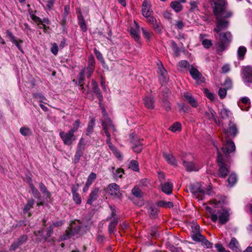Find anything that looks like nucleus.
<instances>
[{
	"instance_id": "72a5a7b5",
	"label": "nucleus",
	"mask_w": 252,
	"mask_h": 252,
	"mask_svg": "<svg viewBox=\"0 0 252 252\" xmlns=\"http://www.w3.org/2000/svg\"><path fill=\"white\" fill-rule=\"evenodd\" d=\"M229 185L233 186L237 181V178L235 174H231L227 180Z\"/></svg>"
},
{
	"instance_id": "37998d69",
	"label": "nucleus",
	"mask_w": 252,
	"mask_h": 252,
	"mask_svg": "<svg viewBox=\"0 0 252 252\" xmlns=\"http://www.w3.org/2000/svg\"><path fill=\"white\" fill-rule=\"evenodd\" d=\"M94 121L92 120L88 124L86 134L90 135L93 132L94 127Z\"/></svg>"
},
{
	"instance_id": "49530a36",
	"label": "nucleus",
	"mask_w": 252,
	"mask_h": 252,
	"mask_svg": "<svg viewBox=\"0 0 252 252\" xmlns=\"http://www.w3.org/2000/svg\"><path fill=\"white\" fill-rule=\"evenodd\" d=\"M117 224V221L116 220H113L110 222L108 226V230L110 233H112L114 231Z\"/></svg>"
},
{
	"instance_id": "de8ad7c7",
	"label": "nucleus",
	"mask_w": 252,
	"mask_h": 252,
	"mask_svg": "<svg viewBox=\"0 0 252 252\" xmlns=\"http://www.w3.org/2000/svg\"><path fill=\"white\" fill-rule=\"evenodd\" d=\"M94 53L95 54L97 59L102 63H104L103 56L101 53L96 49H94Z\"/></svg>"
},
{
	"instance_id": "864d4df0",
	"label": "nucleus",
	"mask_w": 252,
	"mask_h": 252,
	"mask_svg": "<svg viewBox=\"0 0 252 252\" xmlns=\"http://www.w3.org/2000/svg\"><path fill=\"white\" fill-rule=\"evenodd\" d=\"M226 89L224 88H220L218 94L221 99L224 98L226 94Z\"/></svg>"
},
{
	"instance_id": "79ce46f5",
	"label": "nucleus",
	"mask_w": 252,
	"mask_h": 252,
	"mask_svg": "<svg viewBox=\"0 0 252 252\" xmlns=\"http://www.w3.org/2000/svg\"><path fill=\"white\" fill-rule=\"evenodd\" d=\"M191 236L192 239L195 241L197 242H200L201 240L203 239V236H202L200 233H191Z\"/></svg>"
},
{
	"instance_id": "2f4dec72",
	"label": "nucleus",
	"mask_w": 252,
	"mask_h": 252,
	"mask_svg": "<svg viewBox=\"0 0 252 252\" xmlns=\"http://www.w3.org/2000/svg\"><path fill=\"white\" fill-rule=\"evenodd\" d=\"M132 194L136 197L140 198L142 197L143 193L141 190L137 186H135L131 190Z\"/></svg>"
},
{
	"instance_id": "ddd939ff",
	"label": "nucleus",
	"mask_w": 252,
	"mask_h": 252,
	"mask_svg": "<svg viewBox=\"0 0 252 252\" xmlns=\"http://www.w3.org/2000/svg\"><path fill=\"white\" fill-rule=\"evenodd\" d=\"M192 190H193V192L195 193V195H197V194H198V193H200V194H198L197 195H198V197H199V196H200V199H201L203 198V197H202L203 194H207L208 195L211 194L210 189H205V187H203L202 186H199L198 187H196L193 188L192 189Z\"/></svg>"
},
{
	"instance_id": "7c9ffc66",
	"label": "nucleus",
	"mask_w": 252,
	"mask_h": 252,
	"mask_svg": "<svg viewBox=\"0 0 252 252\" xmlns=\"http://www.w3.org/2000/svg\"><path fill=\"white\" fill-rule=\"evenodd\" d=\"M247 49L244 46H240L237 51L238 58L240 60H243L246 53Z\"/></svg>"
},
{
	"instance_id": "f3484780",
	"label": "nucleus",
	"mask_w": 252,
	"mask_h": 252,
	"mask_svg": "<svg viewBox=\"0 0 252 252\" xmlns=\"http://www.w3.org/2000/svg\"><path fill=\"white\" fill-rule=\"evenodd\" d=\"M229 248L234 252H241V249L239 243L235 237L231 239L230 242L228 244Z\"/></svg>"
},
{
	"instance_id": "4d7b16f0",
	"label": "nucleus",
	"mask_w": 252,
	"mask_h": 252,
	"mask_svg": "<svg viewBox=\"0 0 252 252\" xmlns=\"http://www.w3.org/2000/svg\"><path fill=\"white\" fill-rule=\"evenodd\" d=\"M215 248L218 252H231L229 251L226 250L221 245L219 244L215 245Z\"/></svg>"
},
{
	"instance_id": "b1692460",
	"label": "nucleus",
	"mask_w": 252,
	"mask_h": 252,
	"mask_svg": "<svg viewBox=\"0 0 252 252\" xmlns=\"http://www.w3.org/2000/svg\"><path fill=\"white\" fill-rule=\"evenodd\" d=\"M145 106L148 109H153L154 108V98L152 96H146L144 98Z\"/></svg>"
},
{
	"instance_id": "c9c22d12",
	"label": "nucleus",
	"mask_w": 252,
	"mask_h": 252,
	"mask_svg": "<svg viewBox=\"0 0 252 252\" xmlns=\"http://www.w3.org/2000/svg\"><path fill=\"white\" fill-rule=\"evenodd\" d=\"M21 134L23 136H28L31 135L32 133L31 129L27 127H22L20 129Z\"/></svg>"
},
{
	"instance_id": "6ab92c4d",
	"label": "nucleus",
	"mask_w": 252,
	"mask_h": 252,
	"mask_svg": "<svg viewBox=\"0 0 252 252\" xmlns=\"http://www.w3.org/2000/svg\"><path fill=\"white\" fill-rule=\"evenodd\" d=\"M99 189L98 188H94L92 190L87 200V203L92 204L94 201L96 200L98 197Z\"/></svg>"
},
{
	"instance_id": "6e6552de",
	"label": "nucleus",
	"mask_w": 252,
	"mask_h": 252,
	"mask_svg": "<svg viewBox=\"0 0 252 252\" xmlns=\"http://www.w3.org/2000/svg\"><path fill=\"white\" fill-rule=\"evenodd\" d=\"M59 135L63 143L68 146L71 145L73 141L76 139L74 133L70 130L67 132L62 131Z\"/></svg>"
},
{
	"instance_id": "ea45409f",
	"label": "nucleus",
	"mask_w": 252,
	"mask_h": 252,
	"mask_svg": "<svg viewBox=\"0 0 252 252\" xmlns=\"http://www.w3.org/2000/svg\"><path fill=\"white\" fill-rule=\"evenodd\" d=\"M128 167L134 171H139L138 163L136 160H131L129 163Z\"/></svg>"
},
{
	"instance_id": "4be33fe9",
	"label": "nucleus",
	"mask_w": 252,
	"mask_h": 252,
	"mask_svg": "<svg viewBox=\"0 0 252 252\" xmlns=\"http://www.w3.org/2000/svg\"><path fill=\"white\" fill-rule=\"evenodd\" d=\"M158 73L159 74V79L161 84H165L167 82L168 78L167 76V71L162 66L159 67Z\"/></svg>"
},
{
	"instance_id": "1a4fd4ad",
	"label": "nucleus",
	"mask_w": 252,
	"mask_h": 252,
	"mask_svg": "<svg viewBox=\"0 0 252 252\" xmlns=\"http://www.w3.org/2000/svg\"><path fill=\"white\" fill-rule=\"evenodd\" d=\"M107 192L114 198L121 199L122 193L120 190V188L116 183H112L108 185L107 188Z\"/></svg>"
},
{
	"instance_id": "9d476101",
	"label": "nucleus",
	"mask_w": 252,
	"mask_h": 252,
	"mask_svg": "<svg viewBox=\"0 0 252 252\" xmlns=\"http://www.w3.org/2000/svg\"><path fill=\"white\" fill-rule=\"evenodd\" d=\"M192 158V157L191 155H187L186 159L183 160V165L188 171H197L199 167L194 162L190 161Z\"/></svg>"
},
{
	"instance_id": "13d9d810",
	"label": "nucleus",
	"mask_w": 252,
	"mask_h": 252,
	"mask_svg": "<svg viewBox=\"0 0 252 252\" xmlns=\"http://www.w3.org/2000/svg\"><path fill=\"white\" fill-rule=\"evenodd\" d=\"M58 51L59 48L57 43H54L53 44H52V47L51 49V52L54 55H56L58 53Z\"/></svg>"
},
{
	"instance_id": "58836bf2",
	"label": "nucleus",
	"mask_w": 252,
	"mask_h": 252,
	"mask_svg": "<svg viewBox=\"0 0 252 252\" xmlns=\"http://www.w3.org/2000/svg\"><path fill=\"white\" fill-rule=\"evenodd\" d=\"M34 204V201L33 199H29L27 201V204L25 205L24 208V211L27 212L33 207V205Z\"/></svg>"
},
{
	"instance_id": "e433bc0d",
	"label": "nucleus",
	"mask_w": 252,
	"mask_h": 252,
	"mask_svg": "<svg viewBox=\"0 0 252 252\" xmlns=\"http://www.w3.org/2000/svg\"><path fill=\"white\" fill-rule=\"evenodd\" d=\"M30 188L31 189V191H32V194H33V195L35 197V198H40L41 197V195H40V192L38 191V190H37V189H36L34 186L32 184H31L30 185Z\"/></svg>"
},
{
	"instance_id": "5701e85b",
	"label": "nucleus",
	"mask_w": 252,
	"mask_h": 252,
	"mask_svg": "<svg viewBox=\"0 0 252 252\" xmlns=\"http://www.w3.org/2000/svg\"><path fill=\"white\" fill-rule=\"evenodd\" d=\"M173 189V184L169 181L163 184L161 186L162 191L167 194H170L172 193Z\"/></svg>"
},
{
	"instance_id": "c85d7f7f",
	"label": "nucleus",
	"mask_w": 252,
	"mask_h": 252,
	"mask_svg": "<svg viewBox=\"0 0 252 252\" xmlns=\"http://www.w3.org/2000/svg\"><path fill=\"white\" fill-rule=\"evenodd\" d=\"M39 188L40 190V191L42 192V193L44 194V195L46 198H50L51 197V193L48 190L46 186L43 184L42 183H40L39 184Z\"/></svg>"
},
{
	"instance_id": "393cba45",
	"label": "nucleus",
	"mask_w": 252,
	"mask_h": 252,
	"mask_svg": "<svg viewBox=\"0 0 252 252\" xmlns=\"http://www.w3.org/2000/svg\"><path fill=\"white\" fill-rule=\"evenodd\" d=\"M78 12H79V14L78 15V24L79 25L81 30L83 32H86L87 30V26L85 22L84 19L83 18V16L82 15V14L81 12L80 9L79 10Z\"/></svg>"
},
{
	"instance_id": "6e6d98bb",
	"label": "nucleus",
	"mask_w": 252,
	"mask_h": 252,
	"mask_svg": "<svg viewBox=\"0 0 252 252\" xmlns=\"http://www.w3.org/2000/svg\"><path fill=\"white\" fill-rule=\"evenodd\" d=\"M73 199L76 204H80L81 203V199L78 193L73 194Z\"/></svg>"
},
{
	"instance_id": "c756f323",
	"label": "nucleus",
	"mask_w": 252,
	"mask_h": 252,
	"mask_svg": "<svg viewBox=\"0 0 252 252\" xmlns=\"http://www.w3.org/2000/svg\"><path fill=\"white\" fill-rule=\"evenodd\" d=\"M163 156L165 159V160L170 164L176 165L177 164V162L174 157L170 154L164 153L163 154Z\"/></svg>"
},
{
	"instance_id": "680f3d73",
	"label": "nucleus",
	"mask_w": 252,
	"mask_h": 252,
	"mask_svg": "<svg viewBox=\"0 0 252 252\" xmlns=\"http://www.w3.org/2000/svg\"><path fill=\"white\" fill-rule=\"evenodd\" d=\"M27 240V237L25 235H23L18 238L16 241L17 243L21 246L22 244H23L24 243H25Z\"/></svg>"
},
{
	"instance_id": "338daca9",
	"label": "nucleus",
	"mask_w": 252,
	"mask_h": 252,
	"mask_svg": "<svg viewBox=\"0 0 252 252\" xmlns=\"http://www.w3.org/2000/svg\"><path fill=\"white\" fill-rule=\"evenodd\" d=\"M145 17L146 18L147 22H148L151 24H153L154 23H155L156 21V19L152 16V15H148L147 16H145Z\"/></svg>"
},
{
	"instance_id": "c03bdc74",
	"label": "nucleus",
	"mask_w": 252,
	"mask_h": 252,
	"mask_svg": "<svg viewBox=\"0 0 252 252\" xmlns=\"http://www.w3.org/2000/svg\"><path fill=\"white\" fill-rule=\"evenodd\" d=\"M148 212L150 215V216L152 218H154L158 214V210L157 208L150 206L148 209Z\"/></svg>"
},
{
	"instance_id": "20e7f679",
	"label": "nucleus",
	"mask_w": 252,
	"mask_h": 252,
	"mask_svg": "<svg viewBox=\"0 0 252 252\" xmlns=\"http://www.w3.org/2000/svg\"><path fill=\"white\" fill-rule=\"evenodd\" d=\"M102 125L104 130V133L107 137L106 143L110 149L113 151L115 149V148L111 142V135L109 131L112 130V131H115L116 129L115 126L110 119L108 118H106L105 120L102 122Z\"/></svg>"
},
{
	"instance_id": "a18cd8bd",
	"label": "nucleus",
	"mask_w": 252,
	"mask_h": 252,
	"mask_svg": "<svg viewBox=\"0 0 252 252\" xmlns=\"http://www.w3.org/2000/svg\"><path fill=\"white\" fill-rule=\"evenodd\" d=\"M96 178V175L94 172H91L89 176L87 181L86 182L88 185H91L93 182L94 181V180Z\"/></svg>"
},
{
	"instance_id": "cd10ccee",
	"label": "nucleus",
	"mask_w": 252,
	"mask_h": 252,
	"mask_svg": "<svg viewBox=\"0 0 252 252\" xmlns=\"http://www.w3.org/2000/svg\"><path fill=\"white\" fill-rule=\"evenodd\" d=\"M230 115L231 113L228 109L223 108L220 110V116L222 121L227 119H229V116Z\"/></svg>"
},
{
	"instance_id": "a878e982",
	"label": "nucleus",
	"mask_w": 252,
	"mask_h": 252,
	"mask_svg": "<svg viewBox=\"0 0 252 252\" xmlns=\"http://www.w3.org/2000/svg\"><path fill=\"white\" fill-rule=\"evenodd\" d=\"M92 85L93 87V89L94 93L96 94L97 97L98 98L100 101L102 100V95L100 92L98 85L96 82L94 80L92 81Z\"/></svg>"
},
{
	"instance_id": "603ef678",
	"label": "nucleus",
	"mask_w": 252,
	"mask_h": 252,
	"mask_svg": "<svg viewBox=\"0 0 252 252\" xmlns=\"http://www.w3.org/2000/svg\"><path fill=\"white\" fill-rule=\"evenodd\" d=\"M142 31L144 37L147 39H150L152 35V33L149 31L143 28L142 29Z\"/></svg>"
},
{
	"instance_id": "5fc2aeb1",
	"label": "nucleus",
	"mask_w": 252,
	"mask_h": 252,
	"mask_svg": "<svg viewBox=\"0 0 252 252\" xmlns=\"http://www.w3.org/2000/svg\"><path fill=\"white\" fill-rule=\"evenodd\" d=\"M81 156H82L81 149H78L77 151H76V153L75 157H74V162L75 163H77L79 161Z\"/></svg>"
},
{
	"instance_id": "052dcab7",
	"label": "nucleus",
	"mask_w": 252,
	"mask_h": 252,
	"mask_svg": "<svg viewBox=\"0 0 252 252\" xmlns=\"http://www.w3.org/2000/svg\"><path fill=\"white\" fill-rule=\"evenodd\" d=\"M175 26L178 29L182 30L185 26V24L182 21L179 20L176 22Z\"/></svg>"
},
{
	"instance_id": "7ed1b4c3",
	"label": "nucleus",
	"mask_w": 252,
	"mask_h": 252,
	"mask_svg": "<svg viewBox=\"0 0 252 252\" xmlns=\"http://www.w3.org/2000/svg\"><path fill=\"white\" fill-rule=\"evenodd\" d=\"M232 36L230 32L220 33L219 38L216 43V49L218 52H222L230 43Z\"/></svg>"
},
{
	"instance_id": "a211bd4d",
	"label": "nucleus",
	"mask_w": 252,
	"mask_h": 252,
	"mask_svg": "<svg viewBox=\"0 0 252 252\" xmlns=\"http://www.w3.org/2000/svg\"><path fill=\"white\" fill-rule=\"evenodd\" d=\"M189 73L191 77L196 81L203 82V78H202V75L199 71L193 66L189 68Z\"/></svg>"
},
{
	"instance_id": "9b49d317",
	"label": "nucleus",
	"mask_w": 252,
	"mask_h": 252,
	"mask_svg": "<svg viewBox=\"0 0 252 252\" xmlns=\"http://www.w3.org/2000/svg\"><path fill=\"white\" fill-rule=\"evenodd\" d=\"M205 117L211 122H214L217 125L220 126L221 124L219 120L215 111L212 108H209L205 113Z\"/></svg>"
},
{
	"instance_id": "8fccbe9b",
	"label": "nucleus",
	"mask_w": 252,
	"mask_h": 252,
	"mask_svg": "<svg viewBox=\"0 0 252 252\" xmlns=\"http://www.w3.org/2000/svg\"><path fill=\"white\" fill-rule=\"evenodd\" d=\"M178 66L181 69H184L189 66V63L186 61H181L178 63Z\"/></svg>"
},
{
	"instance_id": "aec40b11",
	"label": "nucleus",
	"mask_w": 252,
	"mask_h": 252,
	"mask_svg": "<svg viewBox=\"0 0 252 252\" xmlns=\"http://www.w3.org/2000/svg\"><path fill=\"white\" fill-rule=\"evenodd\" d=\"M72 227L73 224H71V227L69 228L66 230L65 234L61 237V240H65L68 239L78 232L79 230V228H77V229L74 228L72 229Z\"/></svg>"
},
{
	"instance_id": "4468645a",
	"label": "nucleus",
	"mask_w": 252,
	"mask_h": 252,
	"mask_svg": "<svg viewBox=\"0 0 252 252\" xmlns=\"http://www.w3.org/2000/svg\"><path fill=\"white\" fill-rule=\"evenodd\" d=\"M142 12L144 17L153 14L151 3L147 0H145L143 3Z\"/></svg>"
},
{
	"instance_id": "2eb2a0df",
	"label": "nucleus",
	"mask_w": 252,
	"mask_h": 252,
	"mask_svg": "<svg viewBox=\"0 0 252 252\" xmlns=\"http://www.w3.org/2000/svg\"><path fill=\"white\" fill-rule=\"evenodd\" d=\"M129 31L131 35L132 36L135 40L138 41L140 38L139 26L135 21H134L133 26L131 28Z\"/></svg>"
},
{
	"instance_id": "69168bd1",
	"label": "nucleus",
	"mask_w": 252,
	"mask_h": 252,
	"mask_svg": "<svg viewBox=\"0 0 252 252\" xmlns=\"http://www.w3.org/2000/svg\"><path fill=\"white\" fill-rule=\"evenodd\" d=\"M205 94L206 96L211 100H213L215 98L214 95L213 93L210 92L208 90H205Z\"/></svg>"
},
{
	"instance_id": "f257e3e1",
	"label": "nucleus",
	"mask_w": 252,
	"mask_h": 252,
	"mask_svg": "<svg viewBox=\"0 0 252 252\" xmlns=\"http://www.w3.org/2000/svg\"><path fill=\"white\" fill-rule=\"evenodd\" d=\"M215 4L214 12L216 15V27L214 31L217 33L226 29L228 22L222 17L227 18L231 16V13L226 12L224 9V0H214Z\"/></svg>"
},
{
	"instance_id": "dca6fc26",
	"label": "nucleus",
	"mask_w": 252,
	"mask_h": 252,
	"mask_svg": "<svg viewBox=\"0 0 252 252\" xmlns=\"http://www.w3.org/2000/svg\"><path fill=\"white\" fill-rule=\"evenodd\" d=\"M184 97L185 100L193 107L196 108L198 106V103L194 97L189 93H184Z\"/></svg>"
},
{
	"instance_id": "39448f33",
	"label": "nucleus",
	"mask_w": 252,
	"mask_h": 252,
	"mask_svg": "<svg viewBox=\"0 0 252 252\" xmlns=\"http://www.w3.org/2000/svg\"><path fill=\"white\" fill-rule=\"evenodd\" d=\"M241 77L244 83L247 86H250L252 84V67H243L241 70Z\"/></svg>"
},
{
	"instance_id": "473e14b6",
	"label": "nucleus",
	"mask_w": 252,
	"mask_h": 252,
	"mask_svg": "<svg viewBox=\"0 0 252 252\" xmlns=\"http://www.w3.org/2000/svg\"><path fill=\"white\" fill-rule=\"evenodd\" d=\"M158 205L159 207L171 208L173 207L172 202L165 201H160L158 203Z\"/></svg>"
},
{
	"instance_id": "423d86ee",
	"label": "nucleus",
	"mask_w": 252,
	"mask_h": 252,
	"mask_svg": "<svg viewBox=\"0 0 252 252\" xmlns=\"http://www.w3.org/2000/svg\"><path fill=\"white\" fill-rule=\"evenodd\" d=\"M217 161L219 166L218 175L220 177L224 178L229 172V167L227 164L223 162L222 155L219 152L218 153Z\"/></svg>"
},
{
	"instance_id": "0e129e2a",
	"label": "nucleus",
	"mask_w": 252,
	"mask_h": 252,
	"mask_svg": "<svg viewBox=\"0 0 252 252\" xmlns=\"http://www.w3.org/2000/svg\"><path fill=\"white\" fill-rule=\"evenodd\" d=\"M202 44L206 48H208L212 46V42L210 40L205 39L202 41Z\"/></svg>"
},
{
	"instance_id": "3c124183",
	"label": "nucleus",
	"mask_w": 252,
	"mask_h": 252,
	"mask_svg": "<svg viewBox=\"0 0 252 252\" xmlns=\"http://www.w3.org/2000/svg\"><path fill=\"white\" fill-rule=\"evenodd\" d=\"M210 204L211 205H212L213 206H214V207L218 208V207L221 206L222 204V203L220 200H218L217 199H215L212 200L211 201Z\"/></svg>"
},
{
	"instance_id": "e2e57ef3",
	"label": "nucleus",
	"mask_w": 252,
	"mask_h": 252,
	"mask_svg": "<svg viewBox=\"0 0 252 252\" xmlns=\"http://www.w3.org/2000/svg\"><path fill=\"white\" fill-rule=\"evenodd\" d=\"M191 233H199V226L196 224H193L191 225Z\"/></svg>"
},
{
	"instance_id": "412c9836",
	"label": "nucleus",
	"mask_w": 252,
	"mask_h": 252,
	"mask_svg": "<svg viewBox=\"0 0 252 252\" xmlns=\"http://www.w3.org/2000/svg\"><path fill=\"white\" fill-rule=\"evenodd\" d=\"M132 150L134 152L140 153L143 149V144L139 139H133L132 141Z\"/></svg>"
},
{
	"instance_id": "f03ea898",
	"label": "nucleus",
	"mask_w": 252,
	"mask_h": 252,
	"mask_svg": "<svg viewBox=\"0 0 252 252\" xmlns=\"http://www.w3.org/2000/svg\"><path fill=\"white\" fill-rule=\"evenodd\" d=\"M206 210L210 214V218L213 222H217L221 224L226 223L229 220V211L225 209L220 208L217 210H213L210 207H206Z\"/></svg>"
},
{
	"instance_id": "4c0bfd02",
	"label": "nucleus",
	"mask_w": 252,
	"mask_h": 252,
	"mask_svg": "<svg viewBox=\"0 0 252 252\" xmlns=\"http://www.w3.org/2000/svg\"><path fill=\"white\" fill-rule=\"evenodd\" d=\"M190 9L189 10L192 12H196L199 10L198 8V3L196 1L192 0L189 2Z\"/></svg>"
},
{
	"instance_id": "09e8293b",
	"label": "nucleus",
	"mask_w": 252,
	"mask_h": 252,
	"mask_svg": "<svg viewBox=\"0 0 252 252\" xmlns=\"http://www.w3.org/2000/svg\"><path fill=\"white\" fill-rule=\"evenodd\" d=\"M200 242H201L202 245L206 248H210L212 246V244L208 240H207L204 237H203V239H202V240H201Z\"/></svg>"
},
{
	"instance_id": "0eeeda50",
	"label": "nucleus",
	"mask_w": 252,
	"mask_h": 252,
	"mask_svg": "<svg viewBox=\"0 0 252 252\" xmlns=\"http://www.w3.org/2000/svg\"><path fill=\"white\" fill-rule=\"evenodd\" d=\"M221 125L223 127V134L222 138H226L229 136H235L237 132V129L236 126L231 122V120L229 119V126L226 128L224 126L223 123H222Z\"/></svg>"
},
{
	"instance_id": "f704fd0d",
	"label": "nucleus",
	"mask_w": 252,
	"mask_h": 252,
	"mask_svg": "<svg viewBox=\"0 0 252 252\" xmlns=\"http://www.w3.org/2000/svg\"><path fill=\"white\" fill-rule=\"evenodd\" d=\"M172 132L180 131L181 129V125L180 123H174L169 128Z\"/></svg>"
},
{
	"instance_id": "a19ab883",
	"label": "nucleus",
	"mask_w": 252,
	"mask_h": 252,
	"mask_svg": "<svg viewBox=\"0 0 252 252\" xmlns=\"http://www.w3.org/2000/svg\"><path fill=\"white\" fill-rule=\"evenodd\" d=\"M80 125H81V122H80V120L79 119L76 120L74 122V123L72 127L70 129V130L74 133L75 132H76L78 130L79 127L80 126Z\"/></svg>"
},
{
	"instance_id": "f8f14e48",
	"label": "nucleus",
	"mask_w": 252,
	"mask_h": 252,
	"mask_svg": "<svg viewBox=\"0 0 252 252\" xmlns=\"http://www.w3.org/2000/svg\"><path fill=\"white\" fill-rule=\"evenodd\" d=\"M223 140L226 143L225 146L222 147L221 148L223 153L225 154L230 153L235 151V146L234 143L232 141L228 139L227 137L225 138V140Z\"/></svg>"
},
{
	"instance_id": "bf43d9fd",
	"label": "nucleus",
	"mask_w": 252,
	"mask_h": 252,
	"mask_svg": "<svg viewBox=\"0 0 252 252\" xmlns=\"http://www.w3.org/2000/svg\"><path fill=\"white\" fill-rule=\"evenodd\" d=\"M88 66H92V67H94L95 66V60H94V56L92 55H91L89 57L88 65Z\"/></svg>"
},
{
	"instance_id": "bb28decb",
	"label": "nucleus",
	"mask_w": 252,
	"mask_h": 252,
	"mask_svg": "<svg viewBox=\"0 0 252 252\" xmlns=\"http://www.w3.org/2000/svg\"><path fill=\"white\" fill-rule=\"evenodd\" d=\"M170 6L176 12L181 11L183 9L182 5L180 3V2L178 1L171 2L170 3Z\"/></svg>"
},
{
	"instance_id": "774afa93",
	"label": "nucleus",
	"mask_w": 252,
	"mask_h": 252,
	"mask_svg": "<svg viewBox=\"0 0 252 252\" xmlns=\"http://www.w3.org/2000/svg\"><path fill=\"white\" fill-rule=\"evenodd\" d=\"M94 67L88 66L87 68V75L88 78H89L91 77L92 74L93 73V72L94 71Z\"/></svg>"
}]
</instances>
